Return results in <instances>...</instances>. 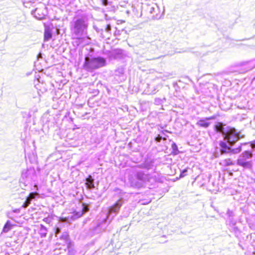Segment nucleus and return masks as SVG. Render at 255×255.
<instances>
[{"instance_id": "f257e3e1", "label": "nucleus", "mask_w": 255, "mask_h": 255, "mask_svg": "<svg viewBox=\"0 0 255 255\" xmlns=\"http://www.w3.org/2000/svg\"><path fill=\"white\" fill-rule=\"evenodd\" d=\"M89 25L88 17L86 14L75 15L70 24L72 35L79 38L87 34Z\"/></svg>"}, {"instance_id": "f03ea898", "label": "nucleus", "mask_w": 255, "mask_h": 255, "mask_svg": "<svg viewBox=\"0 0 255 255\" xmlns=\"http://www.w3.org/2000/svg\"><path fill=\"white\" fill-rule=\"evenodd\" d=\"M106 65V59L101 56H86L83 64V68L90 72L105 66Z\"/></svg>"}, {"instance_id": "7ed1b4c3", "label": "nucleus", "mask_w": 255, "mask_h": 255, "mask_svg": "<svg viewBox=\"0 0 255 255\" xmlns=\"http://www.w3.org/2000/svg\"><path fill=\"white\" fill-rule=\"evenodd\" d=\"M226 131V133L223 136L224 140L230 146H234L240 139L245 137L244 135L242 134L240 131H238L234 128L230 127Z\"/></svg>"}, {"instance_id": "20e7f679", "label": "nucleus", "mask_w": 255, "mask_h": 255, "mask_svg": "<svg viewBox=\"0 0 255 255\" xmlns=\"http://www.w3.org/2000/svg\"><path fill=\"white\" fill-rule=\"evenodd\" d=\"M35 176V171L33 168L24 169L21 173L20 179V185L22 189L25 188L31 183Z\"/></svg>"}, {"instance_id": "39448f33", "label": "nucleus", "mask_w": 255, "mask_h": 255, "mask_svg": "<svg viewBox=\"0 0 255 255\" xmlns=\"http://www.w3.org/2000/svg\"><path fill=\"white\" fill-rule=\"evenodd\" d=\"M247 143H242L237 148H232L233 146H230L228 143L224 140L219 141V145L220 147V151L221 154H237L242 150V145L247 144Z\"/></svg>"}, {"instance_id": "423d86ee", "label": "nucleus", "mask_w": 255, "mask_h": 255, "mask_svg": "<svg viewBox=\"0 0 255 255\" xmlns=\"http://www.w3.org/2000/svg\"><path fill=\"white\" fill-rule=\"evenodd\" d=\"M252 153L248 150L243 152L237 160V165L244 168L250 169L252 166V161L249 160L252 157Z\"/></svg>"}, {"instance_id": "0eeeda50", "label": "nucleus", "mask_w": 255, "mask_h": 255, "mask_svg": "<svg viewBox=\"0 0 255 255\" xmlns=\"http://www.w3.org/2000/svg\"><path fill=\"white\" fill-rule=\"evenodd\" d=\"M146 10L147 12L152 14V18L155 19H160L163 14V12L161 13L159 6L155 3L147 4Z\"/></svg>"}, {"instance_id": "6e6552de", "label": "nucleus", "mask_w": 255, "mask_h": 255, "mask_svg": "<svg viewBox=\"0 0 255 255\" xmlns=\"http://www.w3.org/2000/svg\"><path fill=\"white\" fill-rule=\"evenodd\" d=\"M124 203V200L122 198L118 200L113 206H111L108 210L107 219L111 217V220L117 215L119 210Z\"/></svg>"}, {"instance_id": "1a4fd4ad", "label": "nucleus", "mask_w": 255, "mask_h": 255, "mask_svg": "<svg viewBox=\"0 0 255 255\" xmlns=\"http://www.w3.org/2000/svg\"><path fill=\"white\" fill-rule=\"evenodd\" d=\"M136 178L144 183L150 182L151 179V175L148 173H145L141 170L137 171L135 174Z\"/></svg>"}, {"instance_id": "9d476101", "label": "nucleus", "mask_w": 255, "mask_h": 255, "mask_svg": "<svg viewBox=\"0 0 255 255\" xmlns=\"http://www.w3.org/2000/svg\"><path fill=\"white\" fill-rule=\"evenodd\" d=\"M115 78L119 82H123L126 79L125 74V69L123 67H119L115 70L114 72Z\"/></svg>"}, {"instance_id": "9b49d317", "label": "nucleus", "mask_w": 255, "mask_h": 255, "mask_svg": "<svg viewBox=\"0 0 255 255\" xmlns=\"http://www.w3.org/2000/svg\"><path fill=\"white\" fill-rule=\"evenodd\" d=\"M216 116L215 115H213L209 117L201 119L197 122L196 125L204 128H207L210 125V123L208 122V121L213 120L216 119Z\"/></svg>"}, {"instance_id": "f8f14e48", "label": "nucleus", "mask_w": 255, "mask_h": 255, "mask_svg": "<svg viewBox=\"0 0 255 255\" xmlns=\"http://www.w3.org/2000/svg\"><path fill=\"white\" fill-rule=\"evenodd\" d=\"M58 237L60 240L63 241L66 244L67 248L69 251L70 249L72 246V244L70 242L68 234L67 232H64L62 235H59Z\"/></svg>"}, {"instance_id": "ddd939ff", "label": "nucleus", "mask_w": 255, "mask_h": 255, "mask_svg": "<svg viewBox=\"0 0 255 255\" xmlns=\"http://www.w3.org/2000/svg\"><path fill=\"white\" fill-rule=\"evenodd\" d=\"M224 126L222 123H218L215 125V130L216 132L222 133L223 136H224L226 133V130L229 129L230 127H224Z\"/></svg>"}, {"instance_id": "4468645a", "label": "nucleus", "mask_w": 255, "mask_h": 255, "mask_svg": "<svg viewBox=\"0 0 255 255\" xmlns=\"http://www.w3.org/2000/svg\"><path fill=\"white\" fill-rule=\"evenodd\" d=\"M43 9L41 8H36L31 11V14L37 19L42 20L45 17V13L43 12Z\"/></svg>"}, {"instance_id": "2eb2a0df", "label": "nucleus", "mask_w": 255, "mask_h": 255, "mask_svg": "<svg viewBox=\"0 0 255 255\" xmlns=\"http://www.w3.org/2000/svg\"><path fill=\"white\" fill-rule=\"evenodd\" d=\"M86 185L87 189L91 190L95 188L94 179L91 175H89L86 179Z\"/></svg>"}, {"instance_id": "dca6fc26", "label": "nucleus", "mask_w": 255, "mask_h": 255, "mask_svg": "<svg viewBox=\"0 0 255 255\" xmlns=\"http://www.w3.org/2000/svg\"><path fill=\"white\" fill-rule=\"evenodd\" d=\"M242 66L245 67L246 71H249L255 68V60L245 61L242 63Z\"/></svg>"}, {"instance_id": "f3484780", "label": "nucleus", "mask_w": 255, "mask_h": 255, "mask_svg": "<svg viewBox=\"0 0 255 255\" xmlns=\"http://www.w3.org/2000/svg\"><path fill=\"white\" fill-rule=\"evenodd\" d=\"M124 55V51L121 49H116L113 50L111 53L110 55L114 59H120L122 57V56Z\"/></svg>"}, {"instance_id": "a211bd4d", "label": "nucleus", "mask_w": 255, "mask_h": 255, "mask_svg": "<svg viewBox=\"0 0 255 255\" xmlns=\"http://www.w3.org/2000/svg\"><path fill=\"white\" fill-rule=\"evenodd\" d=\"M102 2V4L104 6H107V9L108 11H115V7L114 6H112L111 3L109 1V0H100Z\"/></svg>"}, {"instance_id": "6ab92c4d", "label": "nucleus", "mask_w": 255, "mask_h": 255, "mask_svg": "<svg viewBox=\"0 0 255 255\" xmlns=\"http://www.w3.org/2000/svg\"><path fill=\"white\" fill-rule=\"evenodd\" d=\"M47 228L42 224L40 225L39 230V234L41 238L46 237L47 234Z\"/></svg>"}, {"instance_id": "aec40b11", "label": "nucleus", "mask_w": 255, "mask_h": 255, "mask_svg": "<svg viewBox=\"0 0 255 255\" xmlns=\"http://www.w3.org/2000/svg\"><path fill=\"white\" fill-rule=\"evenodd\" d=\"M52 37L51 30L48 28H45L44 33V40L45 41H49Z\"/></svg>"}, {"instance_id": "412c9836", "label": "nucleus", "mask_w": 255, "mask_h": 255, "mask_svg": "<svg viewBox=\"0 0 255 255\" xmlns=\"http://www.w3.org/2000/svg\"><path fill=\"white\" fill-rule=\"evenodd\" d=\"M12 225L10 221L8 220L4 225L2 229V232L4 233H7L12 228Z\"/></svg>"}, {"instance_id": "4be33fe9", "label": "nucleus", "mask_w": 255, "mask_h": 255, "mask_svg": "<svg viewBox=\"0 0 255 255\" xmlns=\"http://www.w3.org/2000/svg\"><path fill=\"white\" fill-rule=\"evenodd\" d=\"M229 225L234 228V230L235 232L238 231V229L237 227H235L236 225V221L234 219V217L229 218Z\"/></svg>"}, {"instance_id": "5701e85b", "label": "nucleus", "mask_w": 255, "mask_h": 255, "mask_svg": "<svg viewBox=\"0 0 255 255\" xmlns=\"http://www.w3.org/2000/svg\"><path fill=\"white\" fill-rule=\"evenodd\" d=\"M38 194L36 192H31L28 196L26 198V201L30 203L32 199H34L35 197Z\"/></svg>"}, {"instance_id": "b1692460", "label": "nucleus", "mask_w": 255, "mask_h": 255, "mask_svg": "<svg viewBox=\"0 0 255 255\" xmlns=\"http://www.w3.org/2000/svg\"><path fill=\"white\" fill-rule=\"evenodd\" d=\"M171 147H172V153L175 154V155H176L178 153H179V150L178 149V147L176 145V144L173 142L171 144Z\"/></svg>"}, {"instance_id": "393cba45", "label": "nucleus", "mask_w": 255, "mask_h": 255, "mask_svg": "<svg viewBox=\"0 0 255 255\" xmlns=\"http://www.w3.org/2000/svg\"><path fill=\"white\" fill-rule=\"evenodd\" d=\"M223 163L225 166H230L234 165V163L232 161V160L230 158H228L224 160L223 161Z\"/></svg>"}, {"instance_id": "a878e982", "label": "nucleus", "mask_w": 255, "mask_h": 255, "mask_svg": "<svg viewBox=\"0 0 255 255\" xmlns=\"http://www.w3.org/2000/svg\"><path fill=\"white\" fill-rule=\"evenodd\" d=\"M94 28L98 33H100L102 37L105 38V37H107V35H105L103 34V32H104V29H102V28H99L98 27H97L96 26H94Z\"/></svg>"}, {"instance_id": "bb28decb", "label": "nucleus", "mask_w": 255, "mask_h": 255, "mask_svg": "<svg viewBox=\"0 0 255 255\" xmlns=\"http://www.w3.org/2000/svg\"><path fill=\"white\" fill-rule=\"evenodd\" d=\"M227 215L228 216L229 218L234 217L235 214L233 211L230 210V209H228L227 212Z\"/></svg>"}, {"instance_id": "cd10ccee", "label": "nucleus", "mask_w": 255, "mask_h": 255, "mask_svg": "<svg viewBox=\"0 0 255 255\" xmlns=\"http://www.w3.org/2000/svg\"><path fill=\"white\" fill-rule=\"evenodd\" d=\"M130 184L131 185V186H134L135 187H137V188H139V187L141 186V185L138 183L137 182H134L133 181H131L130 180Z\"/></svg>"}, {"instance_id": "c85d7f7f", "label": "nucleus", "mask_w": 255, "mask_h": 255, "mask_svg": "<svg viewBox=\"0 0 255 255\" xmlns=\"http://www.w3.org/2000/svg\"><path fill=\"white\" fill-rule=\"evenodd\" d=\"M60 233H61V229L58 227H56L55 231V234L56 237H58L59 235L60 234Z\"/></svg>"}, {"instance_id": "c756f323", "label": "nucleus", "mask_w": 255, "mask_h": 255, "mask_svg": "<svg viewBox=\"0 0 255 255\" xmlns=\"http://www.w3.org/2000/svg\"><path fill=\"white\" fill-rule=\"evenodd\" d=\"M187 170L188 169L186 168V169H184L182 171H181L180 175V178L183 177L187 175Z\"/></svg>"}, {"instance_id": "7c9ffc66", "label": "nucleus", "mask_w": 255, "mask_h": 255, "mask_svg": "<svg viewBox=\"0 0 255 255\" xmlns=\"http://www.w3.org/2000/svg\"><path fill=\"white\" fill-rule=\"evenodd\" d=\"M106 32L108 34L111 33V26L110 24H107L105 28Z\"/></svg>"}, {"instance_id": "2f4dec72", "label": "nucleus", "mask_w": 255, "mask_h": 255, "mask_svg": "<svg viewBox=\"0 0 255 255\" xmlns=\"http://www.w3.org/2000/svg\"><path fill=\"white\" fill-rule=\"evenodd\" d=\"M88 210V207L84 206L83 208V210L82 213L79 215V216H81L84 213L86 212Z\"/></svg>"}, {"instance_id": "473e14b6", "label": "nucleus", "mask_w": 255, "mask_h": 255, "mask_svg": "<svg viewBox=\"0 0 255 255\" xmlns=\"http://www.w3.org/2000/svg\"><path fill=\"white\" fill-rule=\"evenodd\" d=\"M162 139V137L161 135H158L155 138V140L157 142H160L161 140Z\"/></svg>"}, {"instance_id": "72a5a7b5", "label": "nucleus", "mask_w": 255, "mask_h": 255, "mask_svg": "<svg viewBox=\"0 0 255 255\" xmlns=\"http://www.w3.org/2000/svg\"><path fill=\"white\" fill-rule=\"evenodd\" d=\"M30 204V203H29L28 201L25 200V201L24 202V203H23V204L22 205V207L24 208H26L27 207H28L29 206V205Z\"/></svg>"}, {"instance_id": "f704fd0d", "label": "nucleus", "mask_w": 255, "mask_h": 255, "mask_svg": "<svg viewBox=\"0 0 255 255\" xmlns=\"http://www.w3.org/2000/svg\"><path fill=\"white\" fill-rule=\"evenodd\" d=\"M30 204V203H29L28 201L25 200V201L24 202V203H23V204L22 205V207L24 208H26L27 207H28L29 206V205Z\"/></svg>"}, {"instance_id": "c9c22d12", "label": "nucleus", "mask_w": 255, "mask_h": 255, "mask_svg": "<svg viewBox=\"0 0 255 255\" xmlns=\"http://www.w3.org/2000/svg\"><path fill=\"white\" fill-rule=\"evenodd\" d=\"M128 2V0H124L123 3L121 4V6H123V7H125V6L127 5Z\"/></svg>"}, {"instance_id": "e433bc0d", "label": "nucleus", "mask_w": 255, "mask_h": 255, "mask_svg": "<svg viewBox=\"0 0 255 255\" xmlns=\"http://www.w3.org/2000/svg\"><path fill=\"white\" fill-rule=\"evenodd\" d=\"M161 100L160 99H155V103L156 104L158 105L160 104Z\"/></svg>"}, {"instance_id": "4c0bfd02", "label": "nucleus", "mask_w": 255, "mask_h": 255, "mask_svg": "<svg viewBox=\"0 0 255 255\" xmlns=\"http://www.w3.org/2000/svg\"><path fill=\"white\" fill-rule=\"evenodd\" d=\"M251 145L255 149V140L252 142Z\"/></svg>"}, {"instance_id": "58836bf2", "label": "nucleus", "mask_w": 255, "mask_h": 255, "mask_svg": "<svg viewBox=\"0 0 255 255\" xmlns=\"http://www.w3.org/2000/svg\"><path fill=\"white\" fill-rule=\"evenodd\" d=\"M49 219L48 218H44L43 219V221H45L46 223H49Z\"/></svg>"}, {"instance_id": "ea45409f", "label": "nucleus", "mask_w": 255, "mask_h": 255, "mask_svg": "<svg viewBox=\"0 0 255 255\" xmlns=\"http://www.w3.org/2000/svg\"><path fill=\"white\" fill-rule=\"evenodd\" d=\"M143 167L145 168H147V169H149L148 166H147V165H146L145 164L144 165Z\"/></svg>"}, {"instance_id": "a19ab883", "label": "nucleus", "mask_w": 255, "mask_h": 255, "mask_svg": "<svg viewBox=\"0 0 255 255\" xmlns=\"http://www.w3.org/2000/svg\"><path fill=\"white\" fill-rule=\"evenodd\" d=\"M160 57H157V58H153L152 59H151V60H154V59H159Z\"/></svg>"}]
</instances>
